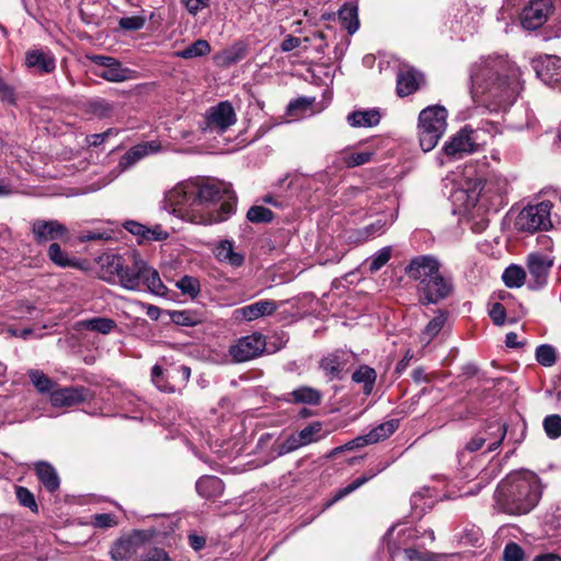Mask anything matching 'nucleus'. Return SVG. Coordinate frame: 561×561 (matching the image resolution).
I'll return each instance as SVG.
<instances>
[{
  "label": "nucleus",
  "mask_w": 561,
  "mask_h": 561,
  "mask_svg": "<svg viewBox=\"0 0 561 561\" xmlns=\"http://www.w3.org/2000/svg\"><path fill=\"white\" fill-rule=\"evenodd\" d=\"M145 561H170V558L162 549L154 548L149 551Z\"/></svg>",
  "instance_id": "obj_64"
},
{
  "label": "nucleus",
  "mask_w": 561,
  "mask_h": 561,
  "mask_svg": "<svg viewBox=\"0 0 561 561\" xmlns=\"http://www.w3.org/2000/svg\"><path fill=\"white\" fill-rule=\"evenodd\" d=\"M489 316L494 324L502 325L505 322L506 310L502 304L494 302L490 308Z\"/></svg>",
  "instance_id": "obj_56"
},
{
  "label": "nucleus",
  "mask_w": 561,
  "mask_h": 561,
  "mask_svg": "<svg viewBox=\"0 0 561 561\" xmlns=\"http://www.w3.org/2000/svg\"><path fill=\"white\" fill-rule=\"evenodd\" d=\"M123 226L128 232L133 233L134 236H138L139 238H141V240H144L145 228H146L145 225L134 221V220H127L124 222Z\"/></svg>",
  "instance_id": "obj_63"
},
{
  "label": "nucleus",
  "mask_w": 561,
  "mask_h": 561,
  "mask_svg": "<svg viewBox=\"0 0 561 561\" xmlns=\"http://www.w3.org/2000/svg\"><path fill=\"white\" fill-rule=\"evenodd\" d=\"M215 256L220 262L228 263L231 266H241L244 261L243 255L234 251L233 243L229 240H221L217 244Z\"/></svg>",
  "instance_id": "obj_29"
},
{
  "label": "nucleus",
  "mask_w": 561,
  "mask_h": 561,
  "mask_svg": "<svg viewBox=\"0 0 561 561\" xmlns=\"http://www.w3.org/2000/svg\"><path fill=\"white\" fill-rule=\"evenodd\" d=\"M28 377L32 385L36 388V390L41 393H51L55 389V382L46 376L42 370L31 369L28 371Z\"/></svg>",
  "instance_id": "obj_38"
},
{
  "label": "nucleus",
  "mask_w": 561,
  "mask_h": 561,
  "mask_svg": "<svg viewBox=\"0 0 561 561\" xmlns=\"http://www.w3.org/2000/svg\"><path fill=\"white\" fill-rule=\"evenodd\" d=\"M511 190L510 181L499 173H490L482 182L480 195L494 206L504 204V198Z\"/></svg>",
  "instance_id": "obj_15"
},
{
  "label": "nucleus",
  "mask_w": 561,
  "mask_h": 561,
  "mask_svg": "<svg viewBox=\"0 0 561 561\" xmlns=\"http://www.w3.org/2000/svg\"><path fill=\"white\" fill-rule=\"evenodd\" d=\"M165 202L183 220L213 225L227 220L234 213L237 196L229 183L195 178L178 183L167 193Z\"/></svg>",
  "instance_id": "obj_1"
},
{
  "label": "nucleus",
  "mask_w": 561,
  "mask_h": 561,
  "mask_svg": "<svg viewBox=\"0 0 561 561\" xmlns=\"http://www.w3.org/2000/svg\"><path fill=\"white\" fill-rule=\"evenodd\" d=\"M117 524L116 517L113 514L103 513L93 516V525L99 528H110Z\"/></svg>",
  "instance_id": "obj_58"
},
{
  "label": "nucleus",
  "mask_w": 561,
  "mask_h": 561,
  "mask_svg": "<svg viewBox=\"0 0 561 561\" xmlns=\"http://www.w3.org/2000/svg\"><path fill=\"white\" fill-rule=\"evenodd\" d=\"M377 373L367 365H360L352 375V380L356 383H363V391L366 396L373 392Z\"/></svg>",
  "instance_id": "obj_33"
},
{
  "label": "nucleus",
  "mask_w": 561,
  "mask_h": 561,
  "mask_svg": "<svg viewBox=\"0 0 561 561\" xmlns=\"http://www.w3.org/2000/svg\"><path fill=\"white\" fill-rule=\"evenodd\" d=\"M145 20L141 16H126L119 20V26L128 31H138L142 28Z\"/></svg>",
  "instance_id": "obj_57"
},
{
  "label": "nucleus",
  "mask_w": 561,
  "mask_h": 561,
  "mask_svg": "<svg viewBox=\"0 0 561 561\" xmlns=\"http://www.w3.org/2000/svg\"><path fill=\"white\" fill-rule=\"evenodd\" d=\"M171 319L175 324L179 325H193L195 323L193 317L187 311H174L171 314Z\"/></svg>",
  "instance_id": "obj_62"
},
{
  "label": "nucleus",
  "mask_w": 561,
  "mask_h": 561,
  "mask_svg": "<svg viewBox=\"0 0 561 561\" xmlns=\"http://www.w3.org/2000/svg\"><path fill=\"white\" fill-rule=\"evenodd\" d=\"M278 306L273 300H259L254 304L244 306L236 311L247 321H253L261 317L271 316L277 310Z\"/></svg>",
  "instance_id": "obj_23"
},
{
  "label": "nucleus",
  "mask_w": 561,
  "mask_h": 561,
  "mask_svg": "<svg viewBox=\"0 0 561 561\" xmlns=\"http://www.w3.org/2000/svg\"><path fill=\"white\" fill-rule=\"evenodd\" d=\"M399 427V420L391 419L380 423L368 433V440L374 444L390 437Z\"/></svg>",
  "instance_id": "obj_35"
},
{
  "label": "nucleus",
  "mask_w": 561,
  "mask_h": 561,
  "mask_svg": "<svg viewBox=\"0 0 561 561\" xmlns=\"http://www.w3.org/2000/svg\"><path fill=\"white\" fill-rule=\"evenodd\" d=\"M352 355V352L336 350L321 358L319 363L320 368L331 380L339 378L342 370L348 364Z\"/></svg>",
  "instance_id": "obj_20"
},
{
  "label": "nucleus",
  "mask_w": 561,
  "mask_h": 561,
  "mask_svg": "<svg viewBox=\"0 0 561 561\" xmlns=\"http://www.w3.org/2000/svg\"><path fill=\"white\" fill-rule=\"evenodd\" d=\"M339 20L348 34H354L359 27L357 7L344 4L339 11Z\"/></svg>",
  "instance_id": "obj_34"
},
{
  "label": "nucleus",
  "mask_w": 561,
  "mask_h": 561,
  "mask_svg": "<svg viewBox=\"0 0 561 561\" xmlns=\"http://www.w3.org/2000/svg\"><path fill=\"white\" fill-rule=\"evenodd\" d=\"M300 447H304L298 433L291 434L288 436L283 443H280L277 447V455L284 456L286 454L293 453Z\"/></svg>",
  "instance_id": "obj_52"
},
{
  "label": "nucleus",
  "mask_w": 561,
  "mask_h": 561,
  "mask_svg": "<svg viewBox=\"0 0 561 561\" xmlns=\"http://www.w3.org/2000/svg\"><path fill=\"white\" fill-rule=\"evenodd\" d=\"M92 398L91 391L82 386L55 389L50 393V403L55 408H68Z\"/></svg>",
  "instance_id": "obj_16"
},
{
  "label": "nucleus",
  "mask_w": 561,
  "mask_h": 561,
  "mask_svg": "<svg viewBox=\"0 0 561 561\" xmlns=\"http://www.w3.org/2000/svg\"><path fill=\"white\" fill-rule=\"evenodd\" d=\"M294 402L307 403V404H319L321 401V393L317 389L311 387H300L295 389L291 393Z\"/></svg>",
  "instance_id": "obj_39"
},
{
  "label": "nucleus",
  "mask_w": 561,
  "mask_h": 561,
  "mask_svg": "<svg viewBox=\"0 0 561 561\" xmlns=\"http://www.w3.org/2000/svg\"><path fill=\"white\" fill-rule=\"evenodd\" d=\"M506 424L501 420L488 422L478 433L485 438L488 451L495 450L506 436Z\"/></svg>",
  "instance_id": "obj_22"
},
{
  "label": "nucleus",
  "mask_w": 561,
  "mask_h": 561,
  "mask_svg": "<svg viewBox=\"0 0 561 561\" xmlns=\"http://www.w3.org/2000/svg\"><path fill=\"white\" fill-rule=\"evenodd\" d=\"M425 79L422 72L410 66L400 67L397 73V93L399 96H408L416 92Z\"/></svg>",
  "instance_id": "obj_18"
},
{
  "label": "nucleus",
  "mask_w": 561,
  "mask_h": 561,
  "mask_svg": "<svg viewBox=\"0 0 561 561\" xmlns=\"http://www.w3.org/2000/svg\"><path fill=\"white\" fill-rule=\"evenodd\" d=\"M160 145L157 141H147L138 144L128 149L119 159L117 164V173L121 174L131 169L141 159L149 154L156 153L160 150Z\"/></svg>",
  "instance_id": "obj_17"
},
{
  "label": "nucleus",
  "mask_w": 561,
  "mask_h": 561,
  "mask_svg": "<svg viewBox=\"0 0 561 561\" xmlns=\"http://www.w3.org/2000/svg\"><path fill=\"white\" fill-rule=\"evenodd\" d=\"M477 150L478 144L474 130L469 126H465L444 144L442 153L437 159L439 164L443 165L446 161L462 159L465 156Z\"/></svg>",
  "instance_id": "obj_7"
},
{
  "label": "nucleus",
  "mask_w": 561,
  "mask_h": 561,
  "mask_svg": "<svg viewBox=\"0 0 561 561\" xmlns=\"http://www.w3.org/2000/svg\"><path fill=\"white\" fill-rule=\"evenodd\" d=\"M502 279L507 287L519 288L526 282V272L522 266L512 264L503 272Z\"/></svg>",
  "instance_id": "obj_36"
},
{
  "label": "nucleus",
  "mask_w": 561,
  "mask_h": 561,
  "mask_svg": "<svg viewBox=\"0 0 561 561\" xmlns=\"http://www.w3.org/2000/svg\"><path fill=\"white\" fill-rule=\"evenodd\" d=\"M381 115L378 110H356L351 112L346 121L352 127H374L380 122Z\"/></svg>",
  "instance_id": "obj_25"
},
{
  "label": "nucleus",
  "mask_w": 561,
  "mask_h": 561,
  "mask_svg": "<svg viewBox=\"0 0 561 561\" xmlns=\"http://www.w3.org/2000/svg\"><path fill=\"white\" fill-rule=\"evenodd\" d=\"M117 279L122 287L128 290H140L141 286H146L156 295H163L165 290L159 273L149 266L137 251L128 254Z\"/></svg>",
  "instance_id": "obj_5"
},
{
  "label": "nucleus",
  "mask_w": 561,
  "mask_h": 561,
  "mask_svg": "<svg viewBox=\"0 0 561 561\" xmlns=\"http://www.w3.org/2000/svg\"><path fill=\"white\" fill-rule=\"evenodd\" d=\"M167 376L173 383L174 392L184 388L191 377V368L186 365H175L167 359Z\"/></svg>",
  "instance_id": "obj_30"
},
{
  "label": "nucleus",
  "mask_w": 561,
  "mask_h": 561,
  "mask_svg": "<svg viewBox=\"0 0 561 561\" xmlns=\"http://www.w3.org/2000/svg\"><path fill=\"white\" fill-rule=\"evenodd\" d=\"M15 494L19 503L22 506L30 508L32 512H37V503L33 493L28 489L24 486H16Z\"/></svg>",
  "instance_id": "obj_50"
},
{
  "label": "nucleus",
  "mask_w": 561,
  "mask_h": 561,
  "mask_svg": "<svg viewBox=\"0 0 561 561\" xmlns=\"http://www.w3.org/2000/svg\"><path fill=\"white\" fill-rule=\"evenodd\" d=\"M302 41L299 37H296L291 34H288L279 45V50L282 53H289L301 45Z\"/></svg>",
  "instance_id": "obj_61"
},
{
  "label": "nucleus",
  "mask_w": 561,
  "mask_h": 561,
  "mask_svg": "<svg viewBox=\"0 0 561 561\" xmlns=\"http://www.w3.org/2000/svg\"><path fill=\"white\" fill-rule=\"evenodd\" d=\"M94 75L110 82H124L134 79L135 71L123 67L122 64L115 59L111 66L95 70Z\"/></svg>",
  "instance_id": "obj_24"
},
{
  "label": "nucleus",
  "mask_w": 561,
  "mask_h": 561,
  "mask_svg": "<svg viewBox=\"0 0 561 561\" xmlns=\"http://www.w3.org/2000/svg\"><path fill=\"white\" fill-rule=\"evenodd\" d=\"M147 536L142 531H134L127 537L119 538L111 549V557L115 561H137L146 551Z\"/></svg>",
  "instance_id": "obj_10"
},
{
  "label": "nucleus",
  "mask_w": 561,
  "mask_h": 561,
  "mask_svg": "<svg viewBox=\"0 0 561 561\" xmlns=\"http://www.w3.org/2000/svg\"><path fill=\"white\" fill-rule=\"evenodd\" d=\"M187 12L196 15L203 9L209 7L210 0H181Z\"/></svg>",
  "instance_id": "obj_59"
},
{
  "label": "nucleus",
  "mask_w": 561,
  "mask_h": 561,
  "mask_svg": "<svg viewBox=\"0 0 561 561\" xmlns=\"http://www.w3.org/2000/svg\"><path fill=\"white\" fill-rule=\"evenodd\" d=\"M196 491L201 496L210 499L222 493L224 484L222 481L217 477L204 476L197 480Z\"/></svg>",
  "instance_id": "obj_31"
},
{
  "label": "nucleus",
  "mask_w": 561,
  "mask_h": 561,
  "mask_svg": "<svg viewBox=\"0 0 561 561\" xmlns=\"http://www.w3.org/2000/svg\"><path fill=\"white\" fill-rule=\"evenodd\" d=\"M553 262V257L549 254L534 252L528 255L527 267L530 275L528 286L531 289H538L546 285Z\"/></svg>",
  "instance_id": "obj_14"
},
{
  "label": "nucleus",
  "mask_w": 561,
  "mask_h": 561,
  "mask_svg": "<svg viewBox=\"0 0 561 561\" xmlns=\"http://www.w3.org/2000/svg\"><path fill=\"white\" fill-rule=\"evenodd\" d=\"M447 110L442 105H431L419 115V141L422 150H433L447 128Z\"/></svg>",
  "instance_id": "obj_6"
},
{
  "label": "nucleus",
  "mask_w": 561,
  "mask_h": 561,
  "mask_svg": "<svg viewBox=\"0 0 561 561\" xmlns=\"http://www.w3.org/2000/svg\"><path fill=\"white\" fill-rule=\"evenodd\" d=\"M375 476H376V473L373 472L370 474H365V476L358 477L357 479H355L352 483H350L345 488L337 490L334 493V495L332 496V499L328 502L327 506H331L334 503L341 501L342 499H344L345 496H347L348 494H351L352 492H354L355 490H357L358 488H360L362 485L367 483Z\"/></svg>",
  "instance_id": "obj_37"
},
{
  "label": "nucleus",
  "mask_w": 561,
  "mask_h": 561,
  "mask_svg": "<svg viewBox=\"0 0 561 561\" xmlns=\"http://www.w3.org/2000/svg\"><path fill=\"white\" fill-rule=\"evenodd\" d=\"M176 285L183 294L190 295L191 297H196L199 293V282L195 277L185 275Z\"/></svg>",
  "instance_id": "obj_51"
},
{
  "label": "nucleus",
  "mask_w": 561,
  "mask_h": 561,
  "mask_svg": "<svg viewBox=\"0 0 561 561\" xmlns=\"http://www.w3.org/2000/svg\"><path fill=\"white\" fill-rule=\"evenodd\" d=\"M503 560L504 561H523L524 560V550L522 547L515 542H508L503 551Z\"/></svg>",
  "instance_id": "obj_54"
},
{
  "label": "nucleus",
  "mask_w": 561,
  "mask_h": 561,
  "mask_svg": "<svg viewBox=\"0 0 561 561\" xmlns=\"http://www.w3.org/2000/svg\"><path fill=\"white\" fill-rule=\"evenodd\" d=\"M541 497L538 476L528 470L510 472L497 485L494 502L497 511L519 516L531 512Z\"/></svg>",
  "instance_id": "obj_3"
},
{
  "label": "nucleus",
  "mask_w": 561,
  "mask_h": 561,
  "mask_svg": "<svg viewBox=\"0 0 561 561\" xmlns=\"http://www.w3.org/2000/svg\"><path fill=\"white\" fill-rule=\"evenodd\" d=\"M35 471L47 491L55 492L59 488V477L51 465L45 461H38L35 463Z\"/></svg>",
  "instance_id": "obj_27"
},
{
  "label": "nucleus",
  "mask_w": 561,
  "mask_h": 561,
  "mask_svg": "<svg viewBox=\"0 0 561 561\" xmlns=\"http://www.w3.org/2000/svg\"><path fill=\"white\" fill-rule=\"evenodd\" d=\"M89 112L99 117V118H107L113 114V105L108 101L104 99H96L89 102L88 105Z\"/></svg>",
  "instance_id": "obj_45"
},
{
  "label": "nucleus",
  "mask_w": 561,
  "mask_h": 561,
  "mask_svg": "<svg viewBox=\"0 0 561 561\" xmlns=\"http://www.w3.org/2000/svg\"><path fill=\"white\" fill-rule=\"evenodd\" d=\"M298 435L304 446L316 443L323 437L322 424L320 422H312L299 431Z\"/></svg>",
  "instance_id": "obj_42"
},
{
  "label": "nucleus",
  "mask_w": 561,
  "mask_h": 561,
  "mask_svg": "<svg viewBox=\"0 0 561 561\" xmlns=\"http://www.w3.org/2000/svg\"><path fill=\"white\" fill-rule=\"evenodd\" d=\"M83 327L90 331L108 334L116 327V322L110 318H92L85 320Z\"/></svg>",
  "instance_id": "obj_44"
},
{
  "label": "nucleus",
  "mask_w": 561,
  "mask_h": 561,
  "mask_svg": "<svg viewBox=\"0 0 561 561\" xmlns=\"http://www.w3.org/2000/svg\"><path fill=\"white\" fill-rule=\"evenodd\" d=\"M552 10V0H531L520 12V25L525 30H537L546 23Z\"/></svg>",
  "instance_id": "obj_13"
},
{
  "label": "nucleus",
  "mask_w": 561,
  "mask_h": 561,
  "mask_svg": "<svg viewBox=\"0 0 561 561\" xmlns=\"http://www.w3.org/2000/svg\"><path fill=\"white\" fill-rule=\"evenodd\" d=\"M48 256L58 266L65 267L71 265V261L68 257V254L61 250L57 242H53L49 245Z\"/></svg>",
  "instance_id": "obj_49"
},
{
  "label": "nucleus",
  "mask_w": 561,
  "mask_h": 561,
  "mask_svg": "<svg viewBox=\"0 0 561 561\" xmlns=\"http://www.w3.org/2000/svg\"><path fill=\"white\" fill-rule=\"evenodd\" d=\"M169 238V232L165 231L161 225H156L151 228H145L144 240L147 241H162Z\"/></svg>",
  "instance_id": "obj_55"
},
{
  "label": "nucleus",
  "mask_w": 561,
  "mask_h": 561,
  "mask_svg": "<svg viewBox=\"0 0 561 561\" xmlns=\"http://www.w3.org/2000/svg\"><path fill=\"white\" fill-rule=\"evenodd\" d=\"M237 122V115L229 101H221L210 106L205 114L203 130L205 133L224 134Z\"/></svg>",
  "instance_id": "obj_9"
},
{
  "label": "nucleus",
  "mask_w": 561,
  "mask_h": 561,
  "mask_svg": "<svg viewBox=\"0 0 561 561\" xmlns=\"http://www.w3.org/2000/svg\"><path fill=\"white\" fill-rule=\"evenodd\" d=\"M472 94L490 111H506L520 91V70L511 60L496 56L482 59L471 70Z\"/></svg>",
  "instance_id": "obj_2"
},
{
  "label": "nucleus",
  "mask_w": 561,
  "mask_h": 561,
  "mask_svg": "<svg viewBox=\"0 0 561 561\" xmlns=\"http://www.w3.org/2000/svg\"><path fill=\"white\" fill-rule=\"evenodd\" d=\"M374 156L373 151H360V152H351L343 151L340 156V160L343 165L346 168H354L358 165H363L371 160Z\"/></svg>",
  "instance_id": "obj_40"
},
{
  "label": "nucleus",
  "mask_w": 561,
  "mask_h": 561,
  "mask_svg": "<svg viewBox=\"0 0 561 561\" xmlns=\"http://www.w3.org/2000/svg\"><path fill=\"white\" fill-rule=\"evenodd\" d=\"M125 261L126 260L118 254H106L102 256V278L107 282H114L122 272Z\"/></svg>",
  "instance_id": "obj_28"
},
{
  "label": "nucleus",
  "mask_w": 561,
  "mask_h": 561,
  "mask_svg": "<svg viewBox=\"0 0 561 561\" xmlns=\"http://www.w3.org/2000/svg\"><path fill=\"white\" fill-rule=\"evenodd\" d=\"M557 350L550 344H541L536 348V360L545 367H551L557 363Z\"/></svg>",
  "instance_id": "obj_43"
},
{
  "label": "nucleus",
  "mask_w": 561,
  "mask_h": 561,
  "mask_svg": "<svg viewBox=\"0 0 561 561\" xmlns=\"http://www.w3.org/2000/svg\"><path fill=\"white\" fill-rule=\"evenodd\" d=\"M387 229V222L382 219H377L375 222L366 226L359 234L365 238H375L377 236L382 234Z\"/></svg>",
  "instance_id": "obj_53"
},
{
  "label": "nucleus",
  "mask_w": 561,
  "mask_h": 561,
  "mask_svg": "<svg viewBox=\"0 0 561 561\" xmlns=\"http://www.w3.org/2000/svg\"><path fill=\"white\" fill-rule=\"evenodd\" d=\"M248 220L251 222H270L273 220V211L263 206H252L247 214Z\"/></svg>",
  "instance_id": "obj_48"
},
{
  "label": "nucleus",
  "mask_w": 561,
  "mask_h": 561,
  "mask_svg": "<svg viewBox=\"0 0 561 561\" xmlns=\"http://www.w3.org/2000/svg\"><path fill=\"white\" fill-rule=\"evenodd\" d=\"M151 381L158 390L165 393H174L173 383L167 376V358L161 359V364H156L151 368Z\"/></svg>",
  "instance_id": "obj_32"
},
{
  "label": "nucleus",
  "mask_w": 561,
  "mask_h": 561,
  "mask_svg": "<svg viewBox=\"0 0 561 561\" xmlns=\"http://www.w3.org/2000/svg\"><path fill=\"white\" fill-rule=\"evenodd\" d=\"M25 65L39 73H50L56 67V59L48 50L31 49L25 55Z\"/></svg>",
  "instance_id": "obj_21"
},
{
  "label": "nucleus",
  "mask_w": 561,
  "mask_h": 561,
  "mask_svg": "<svg viewBox=\"0 0 561 561\" xmlns=\"http://www.w3.org/2000/svg\"><path fill=\"white\" fill-rule=\"evenodd\" d=\"M210 51V45L205 39H197L188 45L185 49L180 50L176 55L184 59L206 56Z\"/></svg>",
  "instance_id": "obj_41"
},
{
  "label": "nucleus",
  "mask_w": 561,
  "mask_h": 561,
  "mask_svg": "<svg viewBox=\"0 0 561 561\" xmlns=\"http://www.w3.org/2000/svg\"><path fill=\"white\" fill-rule=\"evenodd\" d=\"M391 257V248L386 247L376 252L368 259L370 273L378 272L383 265L388 263Z\"/></svg>",
  "instance_id": "obj_46"
},
{
  "label": "nucleus",
  "mask_w": 561,
  "mask_h": 561,
  "mask_svg": "<svg viewBox=\"0 0 561 561\" xmlns=\"http://www.w3.org/2000/svg\"><path fill=\"white\" fill-rule=\"evenodd\" d=\"M448 312L445 310H437L435 316L427 322L420 334V342L428 345L443 330L447 321Z\"/></svg>",
  "instance_id": "obj_26"
},
{
  "label": "nucleus",
  "mask_w": 561,
  "mask_h": 561,
  "mask_svg": "<svg viewBox=\"0 0 561 561\" xmlns=\"http://www.w3.org/2000/svg\"><path fill=\"white\" fill-rule=\"evenodd\" d=\"M534 69L537 77L547 85L561 82V58L545 56L535 61Z\"/></svg>",
  "instance_id": "obj_19"
},
{
  "label": "nucleus",
  "mask_w": 561,
  "mask_h": 561,
  "mask_svg": "<svg viewBox=\"0 0 561 561\" xmlns=\"http://www.w3.org/2000/svg\"><path fill=\"white\" fill-rule=\"evenodd\" d=\"M404 556L409 561H434L435 559V556L433 553H422L414 548L404 549Z\"/></svg>",
  "instance_id": "obj_60"
},
{
  "label": "nucleus",
  "mask_w": 561,
  "mask_h": 561,
  "mask_svg": "<svg viewBox=\"0 0 561 561\" xmlns=\"http://www.w3.org/2000/svg\"><path fill=\"white\" fill-rule=\"evenodd\" d=\"M552 203L543 201L525 207L517 216L515 226L520 231L535 232L552 227Z\"/></svg>",
  "instance_id": "obj_8"
},
{
  "label": "nucleus",
  "mask_w": 561,
  "mask_h": 561,
  "mask_svg": "<svg viewBox=\"0 0 561 561\" xmlns=\"http://www.w3.org/2000/svg\"><path fill=\"white\" fill-rule=\"evenodd\" d=\"M33 239L37 244H45L49 241L69 240L68 228L55 219H36L32 222Z\"/></svg>",
  "instance_id": "obj_11"
},
{
  "label": "nucleus",
  "mask_w": 561,
  "mask_h": 561,
  "mask_svg": "<svg viewBox=\"0 0 561 561\" xmlns=\"http://www.w3.org/2000/svg\"><path fill=\"white\" fill-rule=\"evenodd\" d=\"M542 425L550 439H557L561 436V416L559 414L546 416Z\"/></svg>",
  "instance_id": "obj_47"
},
{
  "label": "nucleus",
  "mask_w": 561,
  "mask_h": 561,
  "mask_svg": "<svg viewBox=\"0 0 561 561\" xmlns=\"http://www.w3.org/2000/svg\"><path fill=\"white\" fill-rule=\"evenodd\" d=\"M265 339L260 333L243 336L232 345L229 354L236 363H243L260 356L265 351Z\"/></svg>",
  "instance_id": "obj_12"
},
{
  "label": "nucleus",
  "mask_w": 561,
  "mask_h": 561,
  "mask_svg": "<svg viewBox=\"0 0 561 561\" xmlns=\"http://www.w3.org/2000/svg\"><path fill=\"white\" fill-rule=\"evenodd\" d=\"M440 262L432 255H420L410 261L405 274L417 282L421 305H437L454 291L453 278L440 271Z\"/></svg>",
  "instance_id": "obj_4"
}]
</instances>
